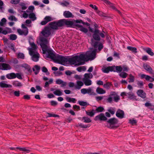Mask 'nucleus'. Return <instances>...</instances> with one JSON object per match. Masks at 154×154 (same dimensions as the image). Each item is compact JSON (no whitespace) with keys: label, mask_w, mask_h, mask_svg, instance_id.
<instances>
[{"label":"nucleus","mask_w":154,"mask_h":154,"mask_svg":"<svg viewBox=\"0 0 154 154\" xmlns=\"http://www.w3.org/2000/svg\"><path fill=\"white\" fill-rule=\"evenodd\" d=\"M118 122V119L115 118H111L107 121L106 127L110 129H115L118 127V126L116 125Z\"/></svg>","instance_id":"20e7f679"},{"label":"nucleus","mask_w":154,"mask_h":154,"mask_svg":"<svg viewBox=\"0 0 154 154\" xmlns=\"http://www.w3.org/2000/svg\"><path fill=\"white\" fill-rule=\"evenodd\" d=\"M20 0H12L11 1V3L13 4H17L19 3Z\"/></svg>","instance_id":"774afa93"},{"label":"nucleus","mask_w":154,"mask_h":154,"mask_svg":"<svg viewBox=\"0 0 154 154\" xmlns=\"http://www.w3.org/2000/svg\"><path fill=\"white\" fill-rule=\"evenodd\" d=\"M104 110V109L103 107L100 106L97 107L95 110L97 112H103Z\"/></svg>","instance_id":"09e8293b"},{"label":"nucleus","mask_w":154,"mask_h":154,"mask_svg":"<svg viewBox=\"0 0 154 154\" xmlns=\"http://www.w3.org/2000/svg\"><path fill=\"white\" fill-rule=\"evenodd\" d=\"M140 77L141 79L145 78L147 81L149 80L150 77L148 75H146L144 74H141L140 75Z\"/></svg>","instance_id":"79ce46f5"},{"label":"nucleus","mask_w":154,"mask_h":154,"mask_svg":"<svg viewBox=\"0 0 154 154\" xmlns=\"http://www.w3.org/2000/svg\"><path fill=\"white\" fill-rule=\"evenodd\" d=\"M54 94L58 96H60L63 95V93L62 91L59 90H57L53 92Z\"/></svg>","instance_id":"58836bf2"},{"label":"nucleus","mask_w":154,"mask_h":154,"mask_svg":"<svg viewBox=\"0 0 154 154\" xmlns=\"http://www.w3.org/2000/svg\"><path fill=\"white\" fill-rule=\"evenodd\" d=\"M127 96H128L129 98L131 99H133L135 97L134 94L131 92L127 93Z\"/></svg>","instance_id":"a18cd8bd"},{"label":"nucleus","mask_w":154,"mask_h":154,"mask_svg":"<svg viewBox=\"0 0 154 154\" xmlns=\"http://www.w3.org/2000/svg\"><path fill=\"white\" fill-rule=\"evenodd\" d=\"M107 119V118L105 116L103 113H101L97 115L94 118L95 121H105Z\"/></svg>","instance_id":"ddd939ff"},{"label":"nucleus","mask_w":154,"mask_h":154,"mask_svg":"<svg viewBox=\"0 0 154 154\" xmlns=\"http://www.w3.org/2000/svg\"><path fill=\"white\" fill-rule=\"evenodd\" d=\"M34 9L33 6H29L26 11H22L23 12L22 14L23 17L25 19L29 18L31 19H36L37 17L35 14L33 12Z\"/></svg>","instance_id":"f03ea898"},{"label":"nucleus","mask_w":154,"mask_h":154,"mask_svg":"<svg viewBox=\"0 0 154 154\" xmlns=\"http://www.w3.org/2000/svg\"><path fill=\"white\" fill-rule=\"evenodd\" d=\"M42 71L44 72H47V73H46V74L47 75L49 74V72H48V69L45 66H43L42 67Z\"/></svg>","instance_id":"13d9d810"},{"label":"nucleus","mask_w":154,"mask_h":154,"mask_svg":"<svg viewBox=\"0 0 154 154\" xmlns=\"http://www.w3.org/2000/svg\"><path fill=\"white\" fill-rule=\"evenodd\" d=\"M40 67L38 65H35L32 68L33 71L34 72L35 74L37 75L39 72L40 70Z\"/></svg>","instance_id":"bb28decb"},{"label":"nucleus","mask_w":154,"mask_h":154,"mask_svg":"<svg viewBox=\"0 0 154 154\" xmlns=\"http://www.w3.org/2000/svg\"><path fill=\"white\" fill-rule=\"evenodd\" d=\"M51 20H44L42 21L40 23L42 25H45L48 22L50 21Z\"/></svg>","instance_id":"338daca9"},{"label":"nucleus","mask_w":154,"mask_h":154,"mask_svg":"<svg viewBox=\"0 0 154 154\" xmlns=\"http://www.w3.org/2000/svg\"><path fill=\"white\" fill-rule=\"evenodd\" d=\"M10 86V85L4 83L3 82H0V86L2 88H8Z\"/></svg>","instance_id":"c03bdc74"},{"label":"nucleus","mask_w":154,"mask_h":154,"mask_svg":"<svg viewBox=\"0 0 154 154\" xmlns=\"http://www.w3.org/2000/svg\"><path fill=\"white\" fill-rule=\"evenodd\" d=\"M54 62L63 65H66L68 62V58L57 54Z\"/></svg>","instance_id":"423d86ee"},{"label":"nucleus","mask_w":154,"mask_h":154,"mask_svg":"<svg viewBox=\"0 0 154 154\" xmlns=\"http://www.w3.org/2000/svg\"><path fill=\"white\" fill-rule=\"evenodd\" d=\"M60 4L63 6L67 7L69 5L70 3L68 1H63L62 2H60Z\"/></svg>","instance_id":"72a5a7b5"},{"label":"nucleus","mask_w":154,"mask_h":154,"mask_svg":"<svg viewBox=\"0 0 154 154\" xmlns=\"http://www.w3.org/2000/svg\"><path fill=\"white\" fill-rule=\"evenodd\" d=\"M90 7L92 8L93 9H94L95 10V11L96 12L98 10V8L97 7V6L95 5H94L92 4H90L89 5Z\"/></svg>","instance_id":"bf43d9fd"},{"label":"nucleus","mask_w":154,"mask_h":154,"mask_svg":"<svg viewBox=\"0 0 154 154\" xmlns=\"http://www.w3.org/2000/svg\"><path fill=\"white\" fill-rule=\"evenodd\" d=\"M115 108H110L108 110V111L111 114L113 115L115 114Z\"/></svg>","instance_id":"4d7b16f0"},{"label":"nucleus","mask_w":154,"mask_h":154,"mask_svg":"<svg viewBox=\"0 0 154 154\" xmlns=\"http://www.w3.org/2000/svg\"><path fill=\"white\" fill-rule=\"evenodd\" d=\"M112 66H109L106 68L102 69L103 72L105 73H108L109 71L112 72L113 69H112Z\"/></svg>","instance_id":"393cba45"},{"label":"nucleus","mask_w":154,"mask_h":154,"mask_svg":"<svg viewBox=\"0 0 154 154\" xmlns=\"http://www.w3.org/2000/svg\"><path fill=\"white\" fill-rule=\"evenodd\" d=\"M81 92L83 94H88L90 95H96L95 93L90 88L88 89L82 88L81 90Z\"/></svg>","instance_id":"9d476101"},{"label":"nucleus","mask_w":154,"mask_h":154,"mask_svg":"<svg viewBox=\"0 0 154 154\" xmlns=\"http://www.w3.org/2000/svg\"><path fill=\"white\" fill-rule=\"evenodd\" d=\"M96 13L101 17H106V18H113L112 17H111L109 15L106 14L99 10H98Z\"/></svg>","instance_id":"aec40b11"},{"label":"nucleus","mask_w":154,"mask_h":154,"mask_svg":"<svg viewBox=\"0 0 154 154\" xmlns=\"http://www.w3.org/2000/svg\"><path fill=\"white\" fill-rule=\"evenodd\" d=\"M64 26L66 25L69 27H72L74 25V23L73 21H66L65 22L64 21Z\"/></svg>","instance_id":"c756f323"},{"label":"nucleus","mask_w":154,"mask_h":154,"mask_svg":"<svg viewBox=\"0 0 154 154\" xmlns=\"http://www.w3.org/2000/svg\"><path fill=\"white\" fill-rule=\"evenodd\" d=\"M138 95L142 98H145L146 97V93L144 92L142 90H139L137 92Z\"/></svg>","instance_id":"412c9836"},{"label":"nucleus","mask_w":154,"mask_h":154,"mask_svg":"<svg viewBox=\"0 0 154 154\" xmlns=\"http://www.w3.org/2000/svg\"><path fill=\"white\" fill-rule=\"evenodd\" d=\"M20 6L21 7L22 10H25L26 9L27 7L26 6L25 4L24 3H22L20 4Z\"/></svg>","instance_id":"e2e57ef3"},{"label":"nucleus","mask_w":154,"mask_h":154,"mask_svg":"<svg viewBox=\"0 0 154 154\" xmlns=\"http://www.w3.org/2000/svg\"><path fill=\"white\" fill-rule=\"evenodd\" d=\"M127 49L128 50L131 51L132 52L134 53H136L137 52V49L135 47H133L131 46H129L127 47Z\"/></svg>","instance_id":"f704fd0d"},{"label":"nucleus","mask_w":154,"mask_h":154,"mask_svg":"<svg viewBox=\"0 0 154 154\" xmlns=\"http://www.w3.org/2000/svg\"><path fill=\"white\" fill-rule=\"evenodd\" d=\"M116 93L115 92H111L110 94L109 95L108 97L106 99L107 102L110 103H112L113 99H114L116 95Z\"/></svg>","instance_id":"2eb2a0df"},{"label":"nucleus","mask_w":154,"mask_h":154,"mask_svg":"<svg viewBox=\"0 0 154 154\" xmlns=\"http://www.w3.org/2000/svg\"><path fill=\"white\" fill-rule=\"evenodd\" d=\"M93 75L91 73H85L84 75V77L82 79L83 80H86L92 78Z\"/></svg>","instance_id":"c85d7f7f"},{"label":"nucleus","mask_w":154,"mask_h":154,"mask_svg":"<svg viewBox=\"0 0 154 154\" xmlns=\"http://www.w3.org/2000/svg\"><path fill=\"white\" fill-rule=\"evenodd\" d=\"M92 43L93 44L94 47L95 48H97L98 46L99 42H94L93 39H91Z\"/></svg>","instance_id":"8fccbe9b"},{"label":"nucleus","mask_w":154,"mask_h":154,"mask_svg":"<svg viewBox=\"0 0 154 154\" xmlns=\"http://www.w3.org/2000/svg\"><path fill=\"white\" fill-rule=\"evenodd\" d=\"M16 149H19L20 151L26 152L27 153H28L30 151L29 150L26 149V148H20L17 147L16 148Z\"/></svg>","instance_id":"864d4df0"},{"label":"nucleus","mask_w":154,"mask_h":154,"mask_svg":"<svg viewBox=\"0 0 154 154\" xmlns=\"http://www.w3.org/2000/svg\"><path fill=\"white\" fill-rule=\"evenodd\" d=\"M84 83L86 86H89L92 84V81L90 79L83 80Z\"/></svg>","instance_id":"2f4dec72"},{"label":"nucleus","mask_w":154,"mask_h":154,"mask_svg":"<svg viewBox=\"0 0 154 154\" xmlns=\"http://www.w3.org/2000/svg\"><path fill=\"white\" fill-rule=\"evenodd\" d=\"M56 83L57 84L60 85L61 84V87H64L67 85V83L66 82H64L60 79H58L56 81Z\"/></svg>","instance_id":"a211bd4d"},{"label":"nucleus","mask_w":154,"mask_h":154,"mask_svg":"<svg viewBox=\"0 0 154 154\" xmlns=\"http://www.w3.org/2000/svg\"><path fill=\"white\" fill-rule=\"evenodd\" d=\"M112 69H113V71L114 72H121L122 70V67L120 66H112Z\"/></svg>","instance_id":"4be33fe9"},{"label":"nucleus","mask_w":154,"mask_h":154,"mask_svg":"<svg viewBox=\"0 0 154 154\" xmlns=\"http://www.w3.org/2000/svg\"><path fill=\"white\" fill-rule=\"evenodd\" d=\"M6 78L8 79H11L16 78V74L14 72L8 73L6 75Z\"/></svg>","instance_id":"a878e982"},{"label":"nucleus","mask_w":154,"mask_h":154,"mask_svg":"<svg viewBox=\"0 0 154 154\" xmlns=\"http://www.w3.org/2000/svg\"><path fill=\"white\" fill-rule=\"evenodd\" d=\"M63 16L67 18H73L74 16L69 11H64L63 14Z\"/></svg>","instance_id":"6ab92c4d"},{"label":"nucleus","mask_w":154,"mask_h":154,"mask_svg":"<svg viewBox=\"0 0 154 154\" xmlns=\"http://www.w3.org/2000/svg\"><path fill=\"white\" fill-rule=\"evenodd\" d=\"M129 76L130 78L128 79H129V83L134 82L135 79L134 77L131 74L129 75Z\"/></svg>","instance_id":"603ef678"},{"label":"nucleus","mask_w":154,"mask_h":154,"mask_svg":"<svg viewBox=\"0 0 154 154\" xmlns=\"http://www.w3.org/2000/svg\"><path fill=\"white\" fill-rule=\"evenodd\" d=\"M137 84L138 87L140 88H142V87L143 86V82L141 81H138L137 82Z\"/></svg>","instance_id":"0e129e2a"},{"label":"nucleus","mask_w":154,"mask_h":154,"mask_svg":"<svg viewBox=\"0 0 154 154\" xmlns=\"http://www.w3.org/2000/svg\"><path fill=\"white\" fill-rule=\"evenodd\" d=\"M77 126H79L81 128H85L88 127H89L90 125H84L82 123H80L78 124V125H77Z\"/></svg>","instance_id":"5fc2aeb1"},{"label":"nucleus","mask_w":154,"mask_h":154,"mask_svg":"<svg viewBox=\"0 0 154 154\" xmlns=\"http://www.w3.org/2000/svg\"><path fill=\"white\" fill-rule=\"evenodd\" d=\"M119 76L123 78H126L128 75V74L125 72H122L119 74Z\"/></svg>","instance_id":"6e6d98bb"},{"label":"nucleus","mask_w":154,"mask_h":154,"mask_svg":"<svg viewBox=\"0 0 154 154\" xmlns=\"http://www.w3.org/2000/svg\"><path fill=\"white\" fill-rule=\"evenodd\" d=\"M12 84L15 87H21L22 85L21 82L17 81H14L13 82Z\"/></svg>","instance_id":"e433bc0d"},{"label":"nucleus","mask_w":154,"mask_h":154,"mask_svg":"<svg viewBox=\"0 0 154 154\" xmlns=\"http://www.w3.org/2000/svg\"><path fill=\"white\" fill-rule=\"evenodd\" d=\"M120 98L119 96L117 95V94H116V95L114 97V101L116 102H117L118 101L120 100Z\"/></svg>","instance_id":"69168bd1"},{"label":"nucleus","mask_w":154,"mask_h":154,"mask_svg":"<svg viewBox=\"0 0 154 154\" xmlns=\"http://www.w3.org/2000/svg\"><path fill=\"white\" fill-rule=\"evenodd\" d=\"M116 115L118 117L122 119L124 117L125 113L122 110L118 109L116 112Z\"/></svg>","instance_id":"dca6fc26"},{"label":"nucleus","mask_w":154,"mask_h":154,"mask_svg":"<svg viewBox=\"0 0 154 154\" xmlns=\"http://www.w3.org/2000/svg\"><path fill=\"white\" fill-rule=\"evenodd\" d=\"M53 82V79H50L49 81V82H45V85H44V87L45 88L48 87L49 86V84H51Z\"/></svg>","instance_id":"49530a36"},{"label":"nucleus","mask_w":154,"mask_h":154,"mask_svg":"<svg viewBox=\"0 0 154 154\" xmlns=\"http://www.w3.org/2000/svg\"><path fill=\"white\" fill-rule=\"evenodd\" d=\"M94 110H92L91 112H87L86 111V113L87 115L88 116H89L91 117H93L95 113V112H94Z\"/></svg>","instance_id":"37998d69"},{"label":"nucleus","mask_w":154,"mask_h":154,"mask_svg":"<svg viewBox=\"0 0 154 154\" xmlns=\"http://www.w3.org/2000/svg\"><path fill=\"white\" fill-rule=\"evenodd\" d=\"M79 104L81 106H86L88 105V104L86 102L83 101H78Z\"/></svg>","instance_id":"de8ad7c7"},{"label":"nucleus","mask_w":154,"mask_h":154,"mask_svg":"<svg viewBox=\"0 0 154 154\" xmlns=\"http://www.w3.org/2000/svg\"><path fill=\"white\" fill-rule=\"evenodd\" d=\"M17 38V36L15 35L11 34L10 35V39L11 40H14L16 39Z\"/></svg>","instance_id":"680f3d73"},{"label":"nucleus","mask_w":154,"mask_h":154,"mask_svg":"<svg viewBox=\"0 0 154 154\" xmlns=\"http://www.w3.org/2000/svg\"><path fill=\"white\" fill-rule=\"evenodd\" d=\"M64 20H59L55 22H52L49 23L50 29L54 30H57L64 26Z\"/></svg>","instance_id":"7ed1b4c3"},{"label":"nucleus","mask_w":154,"mask_h":154,"mask_svg":"<svg viewBox=\"0 0 154 154\" xmlns=\"http://www.w3.org/2000/svg\"><path fill=\"white\" fill-rule=\"evenodd\" d=\"M42 51H43V54H45L46 53H47L48 54L47 57L51 59L55 62V59L57 54H55L53 53V50L50 48L49 47L44 49H43Z\"/></svg>","instance_id":"39448f33"},{"label":"nucleus","mask_w":154,"mask_h":154,"mask_svg":"<svg viewBox=\"0 0 154 154\" xmlns=\"http://www.w3.org/2000/svg\"><path fill=\"white\" fill-rule=\"evenodd\" d=\"M86 55V60L85 61H87L88 60H93L95 57L96 56V50H94L91 52H89L88 53V55Z\"/></svg>","instance_id":"f8f14e48"},{"label":"nucleus","mask_w":154,"mask_h":154,"mask_svg":"<svg viewBox=\"0 0 154 154\" xmlns=\"http://www.w3.org/2000/svg\"><path fill=\"white\" fill-rule=\"evenodd\" d=\"M22 28L25 29L24 30H22L20 29H18L17 30V32L20 35H26L28 33V28L24 24H22L21 26Z\"/></svg>","instance_id":"1a4fd4ad"},{"label":"nucleus","mask_w":154,"mask_h":154,"mask_svg":"<svg viewBox=\"0 0 154 154\" xmlns=\"http://www.w3.org/2000/svg\"><path fill=\"white\" fill-rule=\"evenodd\" d=\"M103 1L106 3L108 5H110L111 8L113 10H116L117 8L113 5L110 2H109L108 0H103Z\"/></svg>","instance_id":"473e14b6"},{"label":"nucleus","mask_w":154,"mask_h":154,"mask_svg":"<svg viewBox=\"0 0 154 154\" xmlns=\"http://www.w3.org/2000/svg\"><path fill=\"white\" fill-rule=\"evenodd\" d=\"M29 54L32 56V60L34 62H37L38 60L40 57L39 54L36 51L31 50H29Z\"/></svg>","instance_id":"0eeeda50"},{"label":"nucleus","mask_w":154,"mask_h":154,"mask_svg":"<svg viewBox=\"0 0 154 154\" xmlns=\"http://www.w3.org/2000/svg\"><path fill=\"white\" fill-rule=\"evenodd\" d=\"M51 29L48 27H45L42 31L41 33L45 37H48L51 34Z\"/></svg>","instance_id":"9b49d317"},{"label":"nucleus","mask_w":154,"mask_h":154,"mask_svg":"<svg viewBox=\"0 0 154 154\" xmlns=\"http://www.w3.org/2000/svg\"><path fill=\"white\" fill-rule=\"evenodd\" d=\"M86 60V55L83 54L68 58V62L69 64L71 65H74L75 66L84 65Z\"/></svg>","instance_id":"f257e3e1"},{"label":"nucleus","mask_w":154,"mask_h":154,"mask_svg":"<svg viewBox=\"0 0 154 154\" xmlns=\"http://www.w3.org/2000/svg\"><path fill=\"white\" fill-rule=\"evenodd\" d=\"M66 99L67 101L69 102L75 103L76 101V100L74 98H71L68 97H66Z\"/></svg>","instance_id":"4c0bfd02"},{"label":"nucleus","mask_w":154,"mask_h":154,"mask_svg":"<svg viewBox=\"0 0 154 154\" xmlns=\"http://www.w3.org/2000/svg\"><path fill=\"white\" fill-rule=\"evenodd\" d=\"M84 85V82L81 81H78L76 82V85L75 86V89H80L81 87Z\"/></svg>","instance_id":"b1692460"},{"label":"nucleus","mask_w":154,"mask_h":154,"mask_svg":"<svg viewBox=\"0 0 154 154\" xmlns=\"http://www.w3.org/2000/svg\"><path fill=\"white\" fill-rule=\"evenodd\" d=\"M30 45L32 48L29 49V50H32L36 51V49H37L38 48L37 46L34 42L31 43Z\"/></svg>","instance_id":"a19ab883"},{"label":"nucleus","mask_w":154,"mask_h":154,"mask_svg":"<svg viewBox=\"0 0 154 154\" xmlns=\"http://www.w3.org/2000/svg\"><path fill=\"white\" fill-rule=\"evenodd\" d=\"M100 30L98 29H95L94 32V34L92 35L94 39L97 41L100 40V38L99 36Z\"/></svg>","instance_id":"4468645a"},{"label":"nucleus","mask_w":154,"mask_h":154,"mask_svg":"<svg viewBox=\"0 0 154 154\" xmlns=\"http://www.w3.org/2000/svg\"><path fill=\"white\" fill-rule=\"evenodd\" d=\"M82 120H84V122L85 123H90L91 122V120L90 119L88 118V117H84L82 118Z\"/></svg>","instance_id":"ea45409f"},{"label":"nucleus","mask_w":154,"mask_h":154,"mask_svg":"<svg viewBox=\"0 0 154 154\" xmlns=\"http://www.w3.org/2000/svg\"><path fill=\"white\" fill-rule=\"evenodd\" d=\"M21 67L26 69L29 72L31 73L32 72L31 68L30 66L26 63H23L21 65Z\"/></svg>","instance_id":"5701e85b"},{"label":"nucleus","mask_w":154,"mask_h":154,"mask_svg":"<svg viewBox=\"0 0 154 154\" xmlns=\"http://www.w3.org/2000/svg\"><path fill=\"white\" fill-rule=\"evenodd\" d=\"M144 50L151 56H152L154 55V53L152 51L151 49L150 48H147L145 49Z\"/></svg>","instance_id":"c9c22d12"},{"label":"nucleus","mask_w":154,"mask_h":154,"mask_svg":"<svg viewBox=\"0 0 154 154\" xmlns=\"http://www.w3.org/2000/svg\"><path fill=\"white\" fill-rule=\"evenodd\" d=\"M40 41L41 42L40 45L42 50L49 47V42L47 38L41 37L40 38Z\"/></svg>","instance_id":"6e6552de"},{"label":"nucleus","mask_w":154,"mask_h":154,"mask_svg":"<svg viewBox=\"0 0 154 154\" xmlns=\"http://www.w3.org/2000/svg\"><path fill=\"white\" fill-rule=\"evenodd\" d=\"M143 67L146 70L149 72L150 73H152V69L149 65L144 64H143Z\"/></svg>","instance_id":"cd10ccee"},{"label":"nucleus","mask_w":154,"mask_h":154,"mask_svg":"<svg viewBox=\"0 0 154 154\" xmlns=\"http://www.w3.org/2000/svg\"><path fill=\"white\" fill-rule=\"evenodd\" d=\"M1 70H10L11 67L9 64L6 63H1Z\"/></svg>","instance_id":"f3484780"},{"label":"nucleus","mask_w":154,"mask_h":154,"mask_svg":"<svg viewBox=\"0 0 154 154\" xmlns=\"http://www.w3.org/2000/svg\"><path fill=\"white\" fill-rule=\"evenodd\" d=\"M96 91L98 94H103L106 93L105 90H104L103 88L99 87H98L97 88Z\"/></svg>","instance_id":"7c9ffc66"},{"label":"nucleus","mask_w":154,"mask_h":154,"mask_svg":"<svg viewBox=\"0 0 154 154\" xmlns=\"http://www.w3.org/2000/svg\"><path fill=\"white\" fill-rule=\"evenodd\" d=\"M79 29L82 32L85 33L87 32H88V30L87 29L83 27L82 26V27H81V28L80 29Z\"/></svg>","instance_id":"052dcab7"},{"label":"nucleus","mask_w":154,"mask_h":154,"mask_svg":"<svg viewBox=\"0 0 154 154\" xmlns=\"http://www.w3.org/2000/svg\"><path fill=\"white\" fill-rule=\"evenodd\" d=\"M17 57L18 58L23 59L24 58L25 56L23 53H19L17 54Z\"/></svg>","instance_id":"3c124183"}]
</instances>
